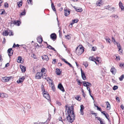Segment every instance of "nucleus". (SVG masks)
Instances as JSON below:
<instances>
[{
	"instance_id": "nucleus-40",
	"label": "nucleus",
	"mask_w": 124,
	"mask_h": 124,
	"mask_svg": "<svg viewBox=\"0 0 124 124\" xmlns=\"http://www.w3.org/2000/svg\"><path fill=\"white\" fill-rule=\"evenodd\" d=\"M20 46L19 44H17L16 45L15 43L14 44L12 48H15L16 47H19Z\"/></svg>"
},
{
	"instance_id": "nucleus-39",
	"label": "nucleus",
	"mask_w": 124,
	"mask_h": 124,
	"mask_svg": "<svg viewBox=\"0 0 124 124\" xmlns=\"http://www.w3.org/2000/svg\"><path fill=\"white\" fill-rule=\"evenodd\" d=\"M85 49V48H83L82 50V51H81V52H80L79 51L78 52V54H80V55H81V54H82L84 52Z\"/></svg>"
},
{
	"instance_id": "nucleus-24",
	"label": "nucleus",
	"mask_w": 124,
	"mask_h": 124,
	"mask_svg": "<svg viewBox=\"0 0 124 124\" xmlns=\"http://www.w3.org/2000/svg\"><path fill=\"white\" fill-rule=\"evenodd\" d=\"M23 2V1H20L17 2V4L18 7L20 8L22 6Z\"/></svg>"
},
{
	"instance_id": "nucleus-41",
	"label": "nucleus",
	"mask_w": 124,
	"mask_h": 124,
	"mask_svg": "<svg viewBox=\"0 0 124 124\" xmlns=\"http://www.w3.org/2000/svg\"><path fill=\"white\" fill-rule=\"evenodd\" d=\"M118 88V87L117 85H115L114 86L113 88V89L114 90H115L117 89Z\"/></svg>"
},
{
	"instance_id": "nucleus-4",
	"label": "nucleus",
	"mask_w": 124,
	"mask_h": 124,
	"mask_svg": "<svg viewBox=\"0 0 124 124\" xmlns=\"http://www.w3.org/2000/svg\"><path fill=\"white\" fill-rule=\"evenodd\" d=\"M12 78L13 77L12 76L3 77L1 78V80L3 82H8L11 78Z\"/></svg>"
},
{
	"instance_id": "nucleus-54",
	"label": "nucleus",
	"mask_w": 124,
	"mask_h": 124,
	"mask_svg": "<svg viewBox=\"0 0 124 124\" xmlns=\"http://www.w3.org/2000/svg\"><path fill=\"white\" fill-rule=\"evenodd\" d=\"M99 57H97L96 58H95V61H97L98 62H99Z\"/></svg>"
},
{
	"instance_id": "nucleus-7",
	"label": "nucleus",
	"mask_w": 124,
	"mask_h": 124,
	"mask_svg": "<svg viewBox=\"0 0 124 124\" xmlns=\"http://www.w3.org/2000/svg\"><path fill=\"white\" fill-rule=\"evenodd\" d=\"M9 29L7 28V29L5 30L2 33V35L4 36H7L9 35Z\"/></svg>"
},
{
	"instance_id": "nucleus-20",
	"label": "nucleus",
	"mask_w": 124,
	"mask_h": 124,
	"mask_svg": "<svg viewBox=\"0 0 124 124\" xmlns=\"http://www.w3.org/2000/svg\"><path fill=\"white\" fill-rule=\"evenodd\" d=\"M43 96L45 98H46V99L49 101H51L50 97L49 94L46 95H43Z\"/></svg>"
},
{
	"instance_id": "nucleus-13",
	"label": "nucleus",
	"mask_w": 124,
	"mask_h": 124,
	"mask_svg": "<svg viewBox=\"0 0 124 124\" xmlns=\"http://www.w3.org/2000/svg\"><path fill=\"white\" fill-rule=\"evenodd\" d=\"M117 70L114 66H112L110 69V72L114 75L116 73Z\"/></svg>"
},
{
	"instance_id": "nucleus-6",
	"label": "nucleus",
	"mask_w": 124,
	"mask_h": 124,
	"mask_svg": "<svg viewBox=\"0 0 124 124\" xmlns=\"http://www.w3.org/2000/svg\"><path fill=\"white\" fill-rule=\"evenodd\" d=\"M50 38L54 41L55 40L57 39V35L55 33H53L50 35Z\"/></svg>"
},
{
	"instance_id": "nucleus-14",
	"label": "nucleus",
	"mask_w": 124,
	"mask_h": 124,
	"mask_svg": "<svg viewBox=\"0 0 124 124\" xmlns=\"http://www.w3.org/2000/svg\"><path fill=\"white\" fill-rule=\"evenodd\" d=\"M41 57L43 60H46V61H47L49 59L47 55L45 54L43 56H41Z\"/></svg>"
},
{
	"instance_id": "nucleus-62",
	"label": "nucleus",
	"mask_w": 124,
	"mask_h": 124,
	"mask_svg": "<svg viewBox=\"0 0 124 124\" xmlns=\"http://www.w3.org/2000/svg\"><path fill=\"white\" fill-rule=\"evenodd\" d=\"M53 61L52 63L53 64H54L56 62V59H54L53 60Z\"/></svg>"
},
{
	"instance_id": "nucleus-5",
	"label": "nucleus",
	"mask_w": 124,
	"mask_h": 124,
	"mask_svg": "<svg viewBox=\"0 0 124 124\" xmlns=\"http://www.w3.org/2000/svg\"><path fill=\"white\" fill-rule=\"evenodd\" d=\"M7 52L8 53V55L9 58H11V56L13 55V50L12 48H10L8 49Z\"/></svg>"
},
{
	"instance_id": "nucleus-25",
	"label": "nucleus",
	"mask_w": 124,
	"mask_h": 124,
	"mask_svg": "<svg viewBox=\"0 0 124 124\" xmlns=\"http://www.w3.org/2000/svg\"><path fill=\"white\" fill-rule=\"evenodd\" d=\"M6 13L5 10L4 9L0 10V15H3Z\"/></svg>"
},
{
	"instance_id": "nucleus-57",
	"label": "nucleus",
	"mask_w": 124,
	"mask_h": 124,
	"mask_svg": "<svg viewBox=\"0 0 124 124\" xmlns=\"http://www.w3.org/2000/svg\"><path fill=\"white\" fill-rule=\"evenodd\" d=\"M116 99L117 102H119L120 101V99L119 97L116 96Z\"/></svg>"
},
{
	"instance_id": "nucleus-27",
	"label": "nucleus",
	"mask_w": 124,
	"mask_h": 124,
	"mask_svg": "<svg viewBox=\"0 0 124 124\" xmlns=\"http://www.w3.org/2000/svg\"><path fill=\"white\" fill-rule=\"evenodd\" d=\"M94 106L95 107L97 108V110L101 112L102 111L101 108L100 107H99L98 106L96 105L95 104H94Z\"/></svg>"
},
{
	"instance_id": "nucleus-29",
	"label": "nucleus",
	"mask_w": 124,
	"mask_h": 124,
	"mask_svg": "<svg viewBox=\"0 0 124 124\" xmlns=\"http://www.w3.org/2000/svg\"><path fill=\"white\" fill-rule=\"evenodd\" d=\"M89 59L91 61L94 62L95 61V58L93 56H92L89 57Z\"/></svg>"
},
{
	"instance_id": "nucleus-64",
	"label": "nucleus",
	"mask_w": 124,
	"mask_h": 124,
	"mask_svg": "<svg viewBox=\"0 0 124 124\" xmlns=\"http://www.w3.org/2000/svg\"><path fill=\"white\" fill-rule=\"evenodd\" d=\"M80 111L81 114L82 115H83L84 114V113L83 112V110H81V109H80Z\"/></svg>"
},
{
	"instance_id": "nucleus-60",
	"label": "nucleus",
	"mask_w": 124,
	"mask_h": 124,
	"mask_svg": "<svg viewBox=\"0 0 124 124\" xmlns=\"http://www.w3.org/2000/svg\"><path fill=\"white\" fill-rule=\"evenodd\" d=\"M78 47H79V46H78L77 47H76V48L75 49V53H77H77H78V51H79V49H78V50H77Z\"/></svg>"
},
{
	"instance_id": "nucleus-22",
	"label": "nucleus",
	"mask_w": 124,
	"mask_h": 124,
	"mask_svg": "<svg viewBox=\"0 0 124 124\" xmlns=\"http://www.w3.org/2000/svg\"><path fill=\"white\" fill-rule=\"evenodd\" d=\"M95 118H97V120L100 122V123L101 124H105V123L99 117H95Z\"/></svg>"
},
{
	"instance_id": "nucleus-31",
	"label": "nucleus",
	"mask_w": 124,
	"mask_h": 124,
	"mask_svg": "<svg viewBox=\"0 0 124 124\" xmlns=\"http://www.w3.org/2000/svg\"><path fill=\"white\" fill-rule=\"evenodd\" d=\"M124 78V75L123 74L119 78V79L120 81L123 80V79Z\"/></svg>"
},
{
	"instance_id": "nucleus-51",
	"label": "nucleus",
	"mask_w": 124,
	"mask_h": 124,
	"mask_svg": "<svg viewBox=\"0 0 124 124\" xmlns=\"http://www.w3.org/2000/svg\"><path fill=\"white\" fill-rule=\"evenodd\" d=\"M119 66L121 67V68H124V63H120Z\"/></svg>"
},
{
	"instance_id": "nucleus-1",
	"label": "nucleus",
	"mask_w": 124,
	"mask_h": 124,
	"mask_svg": "<svg viewBox=\"0 0 124 124\" xmlns=\"http://www.w3.org/2000/svg\"><path fill=\"white\" fill-rule=\"evenodd\" d=\"M73 106H69L67 111L68 116H66L67 121L70 123H72L75 119L76 115L74 112Z\"/></svg>"
},
{
	"instance_id": "nucleus-35",
	"label": "nucleus",
	"mask_w": 124,
	"mask_h": 124,
	"mask_svg": "<svg viewBox=\"0 0 124 124\" xmlns=\"http://www.w3.org/2000/svg\"><path fill=\"white\" fill-rule=\"evenodd\" d=\"M75 98L78 101H80L81 100V98L79 95H77L76 97H75Z\"/></svg>"
},
{
	"instance_id": "nucleus-58",
	"label": "nucleus",
	"mask_w": 124,
	"mask_h": 124,
	"mask_svg": "<svg viewBox=\"0 0 124 124\" xmlns=\"http://www.w3.org/2000/svg\"><path fill=\"white\" fill-rule=\"evenodd\" d=\"M52 89L53 92H54L55 91V88L54 87V85H52L51 87Z\"/></svg>"
},
{
	"instance_id": "nucleus-45",
	"label": "nucleus",
	"mask_w": 124,
	"mask_h": 124,
	"mask_svg": "<svg viewBox=\"0 0 124 124\" xmlns=\"http://www.w3.org/2000/svg\"><path fill=\"white\" fill-rule=\"evenodd\" d=\"M4 6L5 8H8L9 7V5L7 2H6L4 3Z\"/></svg>"
},
{
	"instance_id": "nucleus-17",
	"label": "nucleus",
	"mask_w": 124,
	"mask_h": 124,
	"mask_svg": "<svg viewBox=\"0 0 124 124\" xmlns=\"http://www.w3.org/2000/svg\"><path fill=\"white\" fill-rule=\"evenodd\" d=\"M22 57L21 56L18 57L17 59V62L19 63H23L24 62L23 61H22Z\"/></svg>"
},
{
	"instance_id": "nucleus-26",
	"label": "nucleus",
	"mask_w": 124,
	"mask_h": 124,
	"mask_svg": "<svg viewBox=\"0 0 124 124\" xmlns=\"http://www.w3.org/2000/svg\"><path fill=\"white\" fill-rule=\"evenodd\" d=\"M7 96V95L5 93H1L0 94V97L4 98V97H6Z\"/></svg>"
},
{
	"instance_id": "nucleus-15",
	"label": "nucleus",
	"mask_w": 124,
	"mask_h": 124,
	"mask_svg": "<svg viewBox=\"0 0 124 124\" xmlns=\"http://www.w3.org/2000/svg\"><path fill=\"white\" fill-rule=\"evenodd\" d=\"M38 42L40 44L43 41L42 37L41 36H39L37 39Z\"/></svg>"
},
{
	"instance_id": "nucleus-10",
	"label": "nucleus",
	"mask_w": 124,
	"mask_h": 124,
	"mask_svg": "<svg viewBox=\"0 0 124 124\" xmlns=\"http://www.w3.org/2000/svg\"><path fill=\"white\" fill-rule=\"evenodd\" d=\"M64 10L65 12L64 15L65 16H67L70 14V10L69 9H68L66 8L65 9V8Z\"/></svg>"
},
{
	"instance_id": "nucleus-43",
	"label": "nucleus",
	"mask_w": 124,
	"mask_h": 124,
	"mask_svg": "<svg viewBox=\"0 0 124 124\" xmlns=\"http://www.w3.org/2000/svg\"><path fill=\"white\" fill-rule=\"evenodd\" d=\"M46 70V69L44 68L43 67L42 68L40 71L41 73H42V74H43V73L45 71V70Z\"/></svg>"
},
{
	"instance_id": "nucleus-47",
	"label": "nucleus",
	"mask_w": 124,
	"mask_h": 124,
	"mask_svg": "<svg viewBox=\"0 0 124 124\" xmlns=\"http://www.w3.org/2000/svg\"><path fill=\"white\" fill-rule=\"evenodd\" d=\"M110 8V7H109L108 8H106V9H108V10H110V11H111L112 9H115V8L113 7H112L111 8Z\"/></svg>"
},
{
	"instance_id": "nucleus-21",
	"label": "nucleus",
	"mask_w": 124,
	"mask_h": 124,
	"mask_svg": "<svg viewBox=\"0 0 124 124\" xmlns=\"http://www.w3.org/2000/svg\"><path fill=\"white\" fill-rule=\"evenodd\" d=\"M74 8L76 11L79 12H81L83 10V9L81 8L75 7H74Z\"/></svg>"
},
{
	"instance_id": "nucleus-23",
	"label": "nucleus",
	"mask_w": 124,
	"mask_h": 124,
	"mask_svg": "<svg viewBox=\"0 0 124 124\" xmlns=\"http://www.w3.org/2000/svg\"><path fill=\"white\" fill-rule=\"evenodd\" d=\"M51 8L54 11H56V9L55 7V6L54 5V3L51 1Z\"/></svg>"
},
{
	"instance_id": "nucleus-50",
	"label": "nucleus",
	"mask_w": 124,
	"mask_h": 124,
	"mask_svg": "<svg viewBox=\"0 0 124 124\" xmlns=\"http://www.w3.org/2000/svg\"><path fill=\"white\" fill-rule=\"evenodd\" d=\"M83 65L85 66V68L87 67L88 65L87 62H84Z\"/></svg>"
},
{
	"instance_id": "nucleus-55",
	"label": "nucleus",
	"mask_w": 124,
	"mask_h": 124,
	"mask_svg": "<svg viewBox=\"0 0 124 124\" xmlns=\"http://www.w3.org/2000/svg\"><path fill=\"white\" fill-rule=\"evenodd\" d=\"M56 104H58L59 106H60L62 104L59 101H56Z\"/></svg>"
},
{
	"instance_id": "nucleus-12",
	"label": "nucleus",
	"mask_w": 124,
	"mask_h": 124,
	"mask_svg": "<svg viewBox=\"0 0 124 124\" xmlns=\"http://www.w3.org/2000/svg\"><path fill=\"white\" fill-rule=\"evenodd\" d=\"M61 59L63 61L65 62L66 64H68L69 66L71 67L72 68L74 69V67L72 65L67 61L65 59L63 58H62Z\"/></svg>"
},
{
	"instance_id": "nucleus-37",
	"label": "nucleus",
	"mask_w": 124,
	"mask_h": 124,
	"mask_svg": "<svg viewBox=\"0 0 124 124\" xmlns=\"http://www.w3.org/2000/svg\"><path fill=\"white\" fill-rule=\"evenodd\" d=\"M79 21V20L78 19H74L72 20V21L74 23H77Z\"/></svg>"
},
{
	"instance_id": "nucleus-52",
	"label": "nucleus",
	"mask_w": 124,
	"mask_h": 124,
	"mask_svg": "<svg viewBox=\"0 0 124 124\" xmlns=\"http://www.w3.org/2000/svg\"><path fill=\"white\" fill-rule=\"evenodd\" d=\"M78 46H79V47L80 48L79 50H82L83 48H84V47L81 45H79Z\"/></svg>"
},
{
	"instance_id": "nucleus-11",
	"label": "nucleus",
	"mask_w": 124,
	"mask_h": 124,
	"mask_svg": "<svg viewBox=\"0 0 124 124\" xmlns=\"http://www.w3.org/2000/svg\"><path fill=\"white\" fill-rule=\"evenodd\" d=\"M20 67L22 73H24L26 70V67L23 65L20 64Z\"/></svg>"
},
{
	"instance_id": "nucleus-61",
	"label": "nucleus",
	"mask_w": 124,
	"mask_h": 124,
	"mask_svg": "<svg viewBox=\"0 0 124 124\" xmlns=\"http://www.w3.org/2000/svg\"><path fill=\"white\" fill-rule=\"evenodd\" d=\"M96 47H92V50L93 51H95L96 49Z\"/></svg>"
},
{
	"instance_id": "nucleus-44",
	"label": "nucleus",
	"mask_w": 124,
	"mask_h": 124,
	"mask_svg": "<svg viewBox=\"0 0 124 124\" xmlns=\"http://www.w3.org/2000/svg\"><path fill=\"white\" fill-rule=\"evenodd\" d=\"M21 46H23V48L24 49H25V51L26 52H28L27 50V49L26 48V47H28V46H26L25 45H21Z\"/></svg>"
},
{
	"instance_id": "nucleus-9",
	"label": "nucleus",
	"mask_w": 124,
	"mask_h": 124,
	"mask_svg": "<svg viewBox=\"0 0 124 124\" xmlns=\"http://www.w3.org/2000/svg\"><path fill=\"white\" fill-rule=\"evenodd\" d=\"M80 70L81 72L82 78L83 80H85L86 79V77L85 76V74L83 71L82 70V68Z\"/></svg>"
},
{
	"instance_id": "nucleus-49",
	"label": "nucleus",
	"mask_w": 124,
	"mask_h": 124,
	"mask_svg": "<svg viewBox=\"0 0 124 124\" xmlns=\"http://www.w3.org/2000/svg\"><path fill=\"white\" fill-rule=\"evenodd\" d=\"M105 116V117L107 119H108V118H109V116L108 114L107 113H106V114L105 115H104Z\"/></svg>"
},
{
	"instance_id": "nucleus-46",
	"label": "nucleus",
	"mask_w": 124,
	"mask_h": 124,
	"mask_svg": "<svg viewBox=\"0 0 124 124\" xmlns=\"http://www.w3.org/2000/svg\"><path fill=\"white\" fill-rule=\"evenodd\" d=\"M105 39L107 42L110 43V39L108 37H107V38H106Z\"/></svg>"
},
{
	"instance_id": "nucleus-8",
	"label": "nucleus",
	"mask_w": 124,
	"mask_h": 124,
	"mask_svg": "<svg viewBox=\"0 0 124 124\" xmlns=\"http://www.w3.org/2000/svg\"><path fill=\"white\" fill-rule=\"evenodd\" d=\"M58 88L63 92L65 91L64 89L62 84L61 83H59L58 85Z\"/></svg>"
},
{
	"instance_id": "nucleus-2",
	"label": "nucleus",
	"mask_w": 124,
	"mask_h": 124,
	"mask_svg": "<svg viewBox=\"0 0 124 124\" xmlns=\"http://www.w3.org/2000/svg\"><path fill=\"white\" fill-rule=\"evenodd\" d=\"M21 22L18 20L16 21V20H14V21L12 20L10 23V25L12 26L13 24L15 25L19 26L21 24Z\"/></svg>"
},
{
	"instance_id": "nucleus-28",
	"label": "nucleus",
	"mask_w": 124,
	"mask_h": 124,
	"mask_svg": "<svg viewBox=\"0 0 124 124\" xmlns=\"http://www.w3.org/2000/svg\"><path fill=\"white\" fill-rule=\"evenodd\" d=\"M25 9H24L23 11L20 14V16H25L26 14V12Z\"/></svg>"
},
{
	"instance_id": "nucleus-32",
	"label": "nucleus",
	"mask_w": 124,
	"mask_h": 124,
	"mask_svg": "<svg viewBox=\"0 0 124 124\" xmlns=\"http://www.w3.org/2000/svg\"><path fill=\"white\" fill-rule=\"evenodd\" d=\"M8 31L9 32V36H13L14 34L13 32V31H12L11 30H10L9 29Z\"/></svg>"
},
{
	"instance_id": "nucleus-59",
	"label": "nucleus",
	"mask_w": 124,
	"mask_h": 124,
	"mask_svg": "<svg viewBox=\"0 0 124 124\" xmlns=\"http://www.w3.org/2000/svg\"><path fill=\"white\" fill-rule=\"evenodd\" d=\"M84 108V106L83 105H80V109L83 110Z\"/></svg>"
},
{
	"instance_id": "nucleus-18",
	"label": "nucleus",
	"mask_w": 124,
	"mask_h": 124,
	"mask_svg": "<svg viewBox=\"0 0 124 124\" xmlns=\"http://www.w3.org/2000/svg\"><path fill=\"white\" fill-rule=\"evenodd\" d=\"M119 8H121L122 11L124 10V7L121 1H120L119 3Z\"/></svg>"
},
{
	"instance_id": "nucleus-34",
	"label": "nucleus",
	"mask_w": 124,
	"mask_h": 124,
	"mask_svg": "<svg viewBox=\"0 0 124 124\" xmlns=\"http://www.w3.org/2000/svg\"><path fill=\"white\" fill-rule=\"evenodd\" d=\"M46 48H48L49 49L52 50H53L54 48L53 47L50 45L49 44L46 47Z\"/></svg>"
},
{
	"instance_id": "nucleus-36",
	"label": "nucleus",
	"mask_w": 124,
	"mask_h": 124,
	"mask_svg": "<svg viewBox=\"0 0 124 124\" xmlns=\"http://www.w3.org/2000/svg\"><path fill=\"white\" fill-rule=\"evenodd\" d=\"M102 2L101 0H100L99 2L98 1L96 3V4L97 6H100V5L101 4Z\"/></svg>"
},
{
	"instance_id": "nucleus-63",
	"label": "nucleus",
	"mask_w": 124,
	"mask_h": 124,
	"mask_svg": "<svg viewBox=\"0 0 124 124\" xmlns=\"http://www.w3.org/2000/svg\"><path fill=\"white\" fill-rule=\"evenodd\" d=\"M112 42H113V43H114V42H116V40L114 39V38L113 37H112Z\"/></svg>"
},
{
	"instance_id": "nucleus-33",
	"label": "nucleus",
	"mask_w": 124,
	"mask_h": 124,
	"mask_svg": "<svg viewBox=\"0 0 124 124\" xmlns=\"http://www.w3.org/2000/svg\"><path fill=\"white\" fill-rule=\"evenodd\" d=\"M117 46L118 49V51L119 52L121 51V47L120 44H119L118 45H117Z\"/></svg>"
},
{
	"instance_id": "nucleus-3",
	"label": "nucleus",
	"mask_w": 124,
	"mask_h": 124,
	"mask_svg": "<svg viewBox=\"0 0 124 124\" xmlns=\"http://www.w3.org/2000/svg\"><path fill=\"white\" fill-rule=\"evenodd\" d=\"M43 77L44 76H43V74H42V73H41L40 72H38L36 75L35 76V78H36L40 79H41V77H42L43 78L45 79H46V77L45 78H44Z\"/></svg>"
},
{
	"instance_id": "nucleus-42",
	"label": "nucleus",
	"mask_w": 124,
	"mask_h": 124,
	"mask_svg": "<svg viewBox=\"0 0 124 124\" xmlns=\"http://www.w3.org/2000/svg\"><path fill=\"white\" fill-rule=\"evenodd\" d=\"M23 81H22L19 78L18 80L16 82L18 84L22 83H23Z\"/></svg>"
},
{
	"instance_id": "nucleus-38",
	"label": "nucleus",
	"mask_w": 124,
	"mask_h": 124,
	"mask_svg": "<svg viewBox=\"0 0 124 124\" xmlns=\"http://www.w3.org/2000/svg\"><path fill=\"white\" fill-rule=\"evenodd\" d=\"M27 2L29 4H30L31 5H33L32 0H27Z\"/></svg>"
},
{
	"instance_id": "nucleus-56",
	"label": "nucleus",
	"mask_w": 124,
	"mask_h": 124,
	"mask_svg": "<svg viewBox=\"0 0 124 124\" xmlns=\"http://www.w3.org/2000/svg\"><path fill=\"white\" fill-rule=\"evenodd\" d=\"M91 114L93 115H94L95 116V117H96V116H97V113H94L93 111H91Z\"/></svg>"
},
{
	"instance_id": "nucleus-48",
	"label": "nucleus",
	"mask_w": 124,
	"mask_h": 124,
	"mask_svg": "<svg viewBox=\"0 0 124 124\" xmlns=\"http://www.w3.org/2000/svg\"><path fill=\"white\" fill-rule=\"evenodd\" d=\"M42 93L43 94V95H46L48 94L47 93V91H45L44 90L43 91Z\"/></svg>"
},
{
	"instance_id": "nucleus-30",
	"label": "nucleus",
	"mask_w": 124,
	"mask_h": 124,
	"mask_svg": "<svg viewBox=\"0 0 124 124\" xmlns=\"http://www.w3.org/2000/svg\"><path fill=\"white\" fill-rule=\"evenodd\" d=\"M88 82L86 81H83L82 82V83H83V85L85 87H87L88 86V84L87 83Z\"/></svg>"
},
{
	"instance_id": "nucleus-53",
	"label": "nucleus",
	"mask_w": 124,
	"mask_h": 124,
	"mask_svg": "<svg viewBox=\"0 0 124 124\" xmlns=\"http://www.w3.org/2000/svg\"><path fill=\"white\" fill-rule=\"evenodd\" d=\"M25 78L24 76L22 77H21L19 78V79H20L23 82Z\"/></svg>"
},
{
	"instance_id": "nucleus-16",
	"label": "nucleus",
	"mask_w": 124,
	"mask_h": 124,
	"mask_svg": "<svg viewBox=\"0 0 124 124\" xmlns=\"http://www.w3.org/2000/svg\"><path fill=\"white\" fill-rule=\"evenodd\" d=\"M60 69L56 68V69L55 72H56V74L57 75L59 76L62 73V71L60 70Z\"/></svg>"
},
{
	"instance_id": "nucleus-19",
	"label": "nucleus",
	"mask_w": 124,
	"mask_h": 124,
	"mask_svg": "<svg viewBox=\"0 0 124 124\" xmlns=\"http://www.w3.org/2000/svg\"><path fill=\"white\" fill-rule=\"evenodd\" d=\"M105 102L106 105L107 106L106 108H107V109L109 110L111 108L110 104L108 101H106Z\"/></svg>"
}]
</instances>
